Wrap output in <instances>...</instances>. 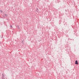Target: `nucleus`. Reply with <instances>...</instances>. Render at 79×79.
Instances as JSON below:
<instances>
[{
    "label": "nucleus",
    "instance_id": "obj_1",
    "mask_svg": "<svg viewBox=\"0 0 79 79\" xmlns=\"http://www.w3.org/2000/svg\"><path fill=\"white\" fill-rule=\"evenodd\" d=\"M2 79H5V75L3 73L2 74Z\"/></svg>",
    "mask_w": 79,
    "mask_h": 79
},
{
    "label": "nucleus",
    "instance_id": "obj_2",
    "mask_svg": "<svg viewBox=\"0 0 79 79\" xmlns=\"http://www.w3.org/2000/svg\"><path fill=\"white\" fill-rule=\"evenodd\" d=\"M75 64H78L79 63H78L77 60H76L75 61Z\"/></svg>",
    "mask_w": 79,
    "mask_h": 79
},
{
    "label": "nucleus",
    "instance_id": "obj_3",
    "mask_svg": "<svg viewBox=\"0 0 79 79\" xmlns=\"http://www.w3.org/2000/svg\"><path fill=\"white\" fill-rule=\"evenodd\" d=\"M36 11L37 12V13H40L39 12V9L37 8Z\"/></svg>",
    "mask_w": 79,
    "mask_h": 79
},
{
    "label": "nucleus",
    "instance_id": "obj_4",
    "mask_svg": "<svg viewBox=\"0 0 79 79\" xmlns=\"http://www.w3.org/2000/svg\"><path fill=\"white\" fill-rule=\"evenodd\" d=\"M17 27L18 29H19V26L17 25Z\"/></svg>",
    "mask_w": 79,
    "mask_h": 79
},
{
    "label": "nucleus",
    "instance_id": "obj_5",
    "mask_svg": "<svg viewBox=\"0 0 79 79\" xmlns=\"http://www.w3.org/2000/svg\"><path fill=\"white\" fill-rule=\"evenodd\" d=\"M5 16H8V15H7L5 14Z\"/></svg>",
    "mask_w": 79,
    "mask_h": 79
},
{
    "label": "nucleus",
    "instance_id": "obj_6",
    "mask_svg": "<svg viewBox=\"0 0 79 79\" xmlns=\"http://www.w3.org/2000/svg\"><path fill=\"white\" fill-rule=\"evenodd\" d=\"M0 12L2 13L3 12L2 11V10H0Z\"/></svg>",
    "mask_w": 79,
    "mask_h": 79
},
{
    "label": "nucleus",
    "instance_id": "obj_7",
    "mask_svg": "<svg viewBox=\"0 0 79 79\" xmlns=\"http://www.w3.org/2000/svg\"><path fill=\"white\" fill-rule=\"evenodd\" d=\"M10 26V27L11 28L12 27V26L11 25Z\"/></svg>",
    "mask_w": 79,
    "mask_h": 79
},
{
    "label": "nucleus",
    "instance_id": "obj_8",
    "mask_svg": "<svg viewBox=\"0 0 79 79\" xmlns=\"http://www.w3.org/2000/svg\"><path fill=\"white\" fill-rule=\"evenodd\" d=\"M3 18H5V16H3Z\"/></svg>",
    "mask_w": 79,
    "mask_h": 79
},
{
    "label": "nucleus",
    "instance_id": "obj_9",
    "mask_svg": "<svg viewBox=\"0 0 79 79\" xmlns=\"http://www.w3.org/2000/svg\"><path fill=\"white\" fill-rule=\"evenodd\" d=\"M6 20H8V19H6Z\"/></svg>",
    "mask_w": 79,
    "mask_h": 79
},
{
    "label": "nucleus",
    "instance_id": "obj_10",
    "mask_svg": "<svg viewBox=\"0 0 79 79\" xmlns=\"http://www.w3.org/2000/svg\"><path fill=\"white\" fill-rule=\"evenodd\" d=\"M65 11H67V10H66Z\"/></svg>",
    "mask_w": 79,
    "mask_h": 79
},
{
    "label": "nucleus",
    "instance_id": "obj_11",
    "mask_svg": "<svg viewBox=\"0 0 79 79\" xmlns=\"http://www.w3.org/2000/svg\"><path fill=\"white\" fill-rule=\"evenodd\" d=\"M39 42H40V40H39Z\"/></svg>",
    "mask_w": 79,
    "mask_h": 79
},
{
    "label": "nucleus",
    "instance_id": "obj_12",
    "mask_svg": "<svg viewBox=\"0 0 79 79\" xmlns=\"http://www.w3.org/2000/svg\"><path fill=\"white\" fill-rule=\"evenodd\" d=\"M41 40H40V41H41Z\"/></svg>",
    "mask_w": 79,
    "mask_h": 79
}]
</instances>
